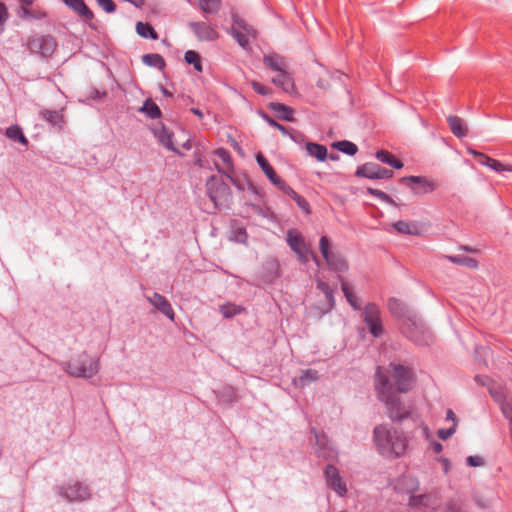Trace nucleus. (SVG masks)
I'll return each mask as SVG.
<instances>
[{
  "instance_id": "obj_1",
  "label": "nucleus",
  "mask_w": 512,
  "mask_h": 512,
  "mask_svg": "<svg viewBox=\"0 0 512 512\" xmlns=\"http://www.w3.org/2000/svg\"><path fill=\"white\" fill-rule=\"evenodd\" d=\"M380 376L387 379L398 394L411 391L416 383V375L411 366L390 362L388 367L378 366L375 373V387L380 383Z\"/></svg>"
},
{
  "instance_id": "obj_2",
  "label": "nucleus",
  "mask_w": 512,
  "mask_h": 512,
  "mask_svg": "<svg viewBox=\"0 0 512 512\" xmlns=\"http://www.w3.org/2000/svg\"><path fill=\"white\" fill-rule=\"evenodd\" d=\"M373 434L375 444L382 455L395 458L405 455L408 438L404 432L381 424L374 428Z\"/></svg>"
},
{
  "instance_id": "obj_3",
  "label": "nucleus",
  "mask_w": 512,
  "mask_h": 512,
  "mask_svg": "<svg viewBox=\"0 0 512 512\" xmlns=\"http://www.w3.org/2000/svg\"><path fill=\"white\" fill-rule=\"evenodd\" d=\"M376 391L378 399L385 404L387 415L391 421L400 423L408 418H412L415 422L418 420V418H414L410 409L401 401L399 394L393 391V387L386 378L380 376V383L376 386Z\"/></svg>"
},
{
  "instance_id": "obj_4",
  "label": "nucleus",
  "mask_w": 512,
  "mask_h": 512,
  "mask_svg": "<svg viewBox=\"0 0 512 512\" xmlns=\"http://www.w3.org/2000/svg\"><path fill=\"white\" fill-rule=\"evenodd\" d=\"M60 366L70 376L91 378L98 372V361L87 353H82L70 361L60 362Z\"/></svg>"
},
{
  "instance_id": "obj_5",
  "label": "nucleus",
  "mask_w": 512,
  "mask_h": 512,
  "mask_svg": "<svg viewBox=\"0 0 512 512\" xmlns=\"http://www.w3.org/2000/svg\"><path fill=\"white\" fill-rule=\"evenodd\" d=\"M207 194L217 209L228 208L232 202V192L222 178L211 176L206 182Z\"/></svg>"
},
{
  "instance_id": "obj_6",
  "label": "nucleus",
  "mask_w": 512,
  "mask_h": 512,
  "mask_svg": "<svg viewBox=\"0 0 512 512\" xmlns=\"http://www.w3.org/2000/svg\"><path fill=\"white\" fill-rule=\"evenodd\" d=\"M232 25L229 30L230 35L243 48L249 46L250 39H255L257 32L236 12H231Z\"/></svg>"
},
{
  "instance_id": "obj_7",
  "label": "nucleus",
  "mask_w": 512,
  "mask_h": 512,
  "mask_svg": "<svg viewBox=\"0 0 512 512\" xmlns=\"http://www.w3.org/2000/svg\"><path fill=\"white\" fill-rule=\"evenodd\" d=\"M58 494L68 502H82L90 499L91 489L89 485L79 480H70L57 487Z\"/></svg>"
},
{
  "instance_id": "obj_8",
  "label": "nucleus",
  "mask_w": 512,
  "mask_h": 512,
  "mask_svg": "<svg viewBox=\"0 0 512 512\" xmlns=\"http://www.w3.org/2000/svg\"><path fill=\"white\" fill-rule=\"evenodd\" d=\"M331 244L327 236H322L319 241V250L325 259L329 269L335 272H345L348 270V263L344 257L330 249Z\"/></svg>"
},
{
  "instance_id": "obj_9",
  "label": "nucleus",
  "mask_w": 512,
  "mask_h": 512,
  "mask_svg": "<svg viewBox=\"0 0 512 512\" xmlns=\"http://www.w3.org/2000/svg\"><path fill=\"white\" fill-rule=\"evenodd\" d=\"M402 333L417 345H427L431 340L430 332L420 320L408 318L402 325Z\"/></svg>"
},
{
  "instance_id": "obj_10",
  "label": "nucleus",
  "mask_w": 512,
  "mask_h": 512,
  "mask_svg": "<svg viewBox=\"0 0 512 512\" xmlns=\"http://www.w3.org/2000/svg\"><path fill=\"white\" fill-rule=\"evenodd\" d=\"M363 322L366 324L369 333L379 338L384 332L381 311L375 303H368L361 314Z\"/></svg>"
},
{
  "instance_id": "obj_11",
  "label": "nucleus",
  "mask_w": 512,
  "mask_h": 512,
  "mask_svg": "<svg viewBox=\"0 0 512 512\" xmlns=\"http://www.w3.org/2000/svg\"><path fill=\"white\" fill-rule=\"evenodd\" d=\"M57 47V42L50 35L32 36L27 41V48L33 54H38L42 58L50 57Z\"/></svg>"
},
{
  "instance_id": "obj_12",
  "label": "nucleus",
  "mask_w": 512,
  "mask_h": 512,
  "mask_svg": "<svg viewBox=\"0 0 512 512\" xmlns=\"http://www.w3.org/2000/svg\"><path fill=\"white\" fill-rule=\"evenodd\" d=\"M401 183H409L414 194L431 193L438 188V183L424 176H405L400 180Z\"/></svg>"
},
{
  "instance_id": "obj_13",
  "label": "nucleus",
  "mask_w": 512,
  "mask_h": 512,
  "mask_svg": "<svg viewBox=\"0 0 512 512\" xmlns=\"http://www.w3.org/2000/svg\"><path fill=\"white\" fill-rule=\"evenodd\" d=\"M393 171L384 168L376 163H365L357 168L356 176L368 179H389L393 176Z\"/></svg>"
},
{
  "instance_id": "obj_14",
  "label": "nucleus",
  "mask_w": 512,
  "mask_h": 512,
  "mask_svg": "<svg viewBox=\"0 0 512 512\" xmlns=\"http://www.w3.org/2000/svg\"><path fill=\"white\" fill-rule=\"evenodd\" d=\"M327 486L335 491L339 496H344L347 493V487L342 480L339 470L334 465H327L324 471Z\"/></svg>"
},
{
  "instance_id": "obj_15",
  "label": "nucleus",
  "mask_w": 512,
  "mask_h": 512,
  "mask_svg": "<svg viewBox=\"0 0 512 512\" xmlns=\"http://www.w3.org/2000/svg\"><path fill=\"white\" fill-rule=\"evenodd\" d=\"M189 28L200 41H215L219 38L216 28L206 22H190Z\"/></svg>"
},
{
  "instance_id": "obj_16",
  "label": "nucleus",
  "mask_w": 512,
  "mask_h": 512,
  "mask_svg": "<svg viewBox=\"0 0 512 512\" xmlns=\"http://www.w3.org/2000/svg\"><path fill=\"white\" fill-rule=\"evenodd\" d=\"M150 304L155 307L160 313L165 315L170 320H174L175 313L170 302L163 295L154 292L152 296L148 297Z\"/></svg>"
},
{
  "instance_id": "obj_17",
  "label": "nucleus",
  "mask_w": 512,
  "mask_h": 512,
  "mask_svg": "<svg viewBox=\"0 0 512 512\" xmlns=\"http://www.w3.org/2000/svg\"><path fill=\"white\" fill-rule=\"evenodd\" d=\"M152 131L161 145L168 150L178 152L172 141L173 133L170 132L162 123L157 124Z\"/></svg>"
},
{
  "instance_id": "obj_18",
  "label": "nucleus",
  "mask_w": 512,
  "mask_h": 512,
  "mask_svg": "<svg viewBox=\"0 0 512 512\" xmlns=\"http://www.w3.org/2000/svg\"><path fill=\"white\" fill-rule=\"evenodd\" d=\"M214 154L218 156L223 162V166L215 163V167L219 173L224 174L228 179L233 181L232 176L229 174L233 170V161L229 151L225 148H218L214 151Z\"/></svg>"
},
{
  "instance_id": "obj_19",
  "label": "nucleus",
  "mask_w": 512,
  "mask_h": 512,
  "mask_svg": "<svg viewBox=\"0 0 512 512\" xmlns=\"http://www.w3.org/2000/svg\"><path fill=\"white\" fill-rule=\"evenodd\" d=\"M409 506L435 509L438 506V499L433 494L414 495L409 498Z\"/></svg>"
},
{
  "instance_id": "obj_20",
  "label": "nucleus",
  "mask_w": 512,
  "mask_h": 512,
  "mask_svg": "<svg viewBox=\"0 0 512 512\" xmlns=\"http://www.w3.org/2000/svg\"><path fill=\"white\" fill-rule=\"evenodd\" d=\"M63 2L77 13L84 21L90 22L94 18L93 12L85 4L84 0H63Z\"/></svg>"
},
{
  "instance_id": "obj_21",
  "label": "nucleus",
  "mask_w": 512,
  "mask_h": 512,
  "mask_svg": "<svg viewBox=\"0 0 512 512\" xmlns=\"http://www.w3.org/2000/svg\"><path fill=\"white\" fill-rule=\"evenodd\" d=\"M268 108L277 113L279 119L284 121L293 122L295 118L293 117L294 110L282 103L279 102H270L268 104Z\"/></svg>"
},
{
  "instance_id": "obj_22",
  "label": "nucleus",
  "mask_w": 512,
  "mask_h": 512,
  "mask_svg": "<svg viewBox=\"0 0 512 512\" xmlns=\"http://www.w3.org/2000/svg\"><path fill=\"white\" fill-rule=\"evenodd\" d=\"M273 84L279 86L284 92L290 93L294 90V82L286 69L279 71V74L272 78Z\"/></svg>"
},
{
  "instance_id": "obj_23",
  "label": "nucleus",
  "mask_w": 512,
  "mask_h": 512,
  "mask_svg": "<svg viewBox=\"0 0 512 512\" xmlns=\"http://www.w3.org/2000/svg\"><path fill=\"white\" fill-rule=\"evenodd\" d=\"M287 243L294 252H301V249L307 247L302 234L296 229L287 232Z\"/></svg>"
},
{
  "instance_id": "obj_24",
  "label": "nucleus",
  "mask_w": 512,
  "mask_h": 512,
  "mask_svg": "<svg viewBox=\"0 0 512 512\" xmlns=\"http://www.w3.org/2000/svg\"><path fill=\"white\" fill-rule=\"evenodd\" d=\"M40 117L50 125L57 127L59 130L63 127L64 118L61 111L44 109L40 111Z\"/></svg>"
},
{
  "instance_id": "obj_25",
  "label": "nucleus",
  "mask_w": 512,
  "mask_h": 512,
  "mask_svg": "<svg viewBox=\"0 0 512 512\" xmlns=\"http://www.w3.org/2000/svg\"><path fill=\"white\" fill-rule=\"evenodd\" d=\"M256 160L258 165L261 167L262 171L267 176V178L271 181V183H273L276 186V183L281 181L282 178H280L277 175L274 168L270 165L268 160L261 153L257 154Z\"/></svg>"
},
{
  "instance_id": "obj_26",
  "label": "nucleus",
  "mask_w": 512,
  "mask_h": 512,
  "mask_svg": "<svg viewBox=\"0 0 512 512\" xmlns=\"http://www.w3.org/2000/svg\"><path fill=\"white\" fill-rule=\"evenodd\" d=\"M338 279L341 282V289H342V291L344 293V296H345L347 302L350 304V306L354 310H360L361 309V305H360V302H359V298L354 293V291L351 288V286L347 282L344 281L342 276H338Z\"/></svg>"
},
{
  "instance_id": "obj_27",
  "label": "nucleus",
  "mask_w": 512,
  "mask_h": 512,
  "mask_svg": "<svg viewBox=\"0 0 512 512\" xmlns=\"http://www.w3.org/2000/svg\"><path fill=\"white\" fill-rule=\"evenodd\" d=\"M447 121L452 133L456 137L463 138L467 135L468 129L463 119L458 116L451 115L447 118Z\"/></svg>"
},
{
  "instance_id": "obj_28",
  "label": "nucleus",
  "mask_w": 512,
  "mask_h": 512,
  "mask_svg": "<svg viewBox=\"0 0 512 512\" xmlns=\"http://www.w3.org/2000/svg\"><path fill=\"white\" fill-rule=\"evenodd\" d=\"M394 229L400 234L419 235L420 228L416 222L397 221L393 224Z\"/></svg>"
},
{
  "instance_id": "obj_29",
  "label": "nucleus",
  "mask_w": 512,
  "mask_h": 512,
  "mask_svg": "<svg viewBox=\"0 0 512 512\" xmlns=\"http://www.w3.org/2000/svg\"><path fill=\"white\" fill-rule=\"evenodd\" d=\"M264 64L273 71H282L286 69V62L283 57L277 54L265 55L263 58Z\"/></svg>"
},
{
  "instance_id": "obj_30",
  "label": "nucleus",
  "mask_w": 512,
  "mask_h": 512,
  "mask_svg": "<svg viewBox=\"0 0 512 512\" xmlns=\"http://www.w3.org/2000/svg\"><path fill=\"white\" fill-rule=\"evenodd\" d=\"M318 379V372L313 369H306L301 371V374L293 379V382L298 387H304L309 383Z\"/></svg>"
},
{
  "instance_id": "obj_31",
  "label": "nucleus",
  "mask_w": 512,
  "mask_h": 512,
  "mask_svg": "<svg viewBox=\"0 0 512 512\" xmlns=\"http://www.w3.org/2000/svg\"><path fill=\"white\" fill-rule=\"evenodd\" d=\"M309 155L315 157L318 161H324L328 157L326 146L318 143L309 142L306 144Z\"/></svg>"
},
{
  "instance_id": "obj_32",
  "label": "nucleus",
  "mask_w": 512,
  "mask_h": 512,
  "mask_svg": "<svg viewBox=\"0 0 512 512\" xmlns=\"http://www.w3.org/2000/svg\"><path fill=\"white\" fill-rule=\"evenodd\" d=\"M142 62L150 67H155L159 70H163L166 66L164 58L157 53L144 54L142 56Z\"/></svg>"
},
{
  "instance_id": "obj_33",
  "label": "nucleus",
  "mask_w": 512,
  "mask_h": 512,
  "mask_svg": "<svg viewBox=\"0 0 512 512\" xmlns=\"http://www.w3.org/2000/svg\"><path fill=\"white\" fill-rule=\"evenodd\" d=\"M139 111L145 113L151 119L160 118L162 114L159 106L152 99H146Z\"/></svg>"
},
{
  "instance_id": "obj_34",
  "label": "nucleus",
  "mask_w": 512,
  "mask_h": 512,
  "mask_svg": "<svg viewBox=\"0 0 512 512\" xmlns=\"http://www.w3.org/2000/svg\"><path fill=\"white\" fill-rule=\"evenodd\" d=\"M446 259L450 262L458 265H462L471 269H476L478 267V261L475 258L463 256V255H455V256H446Z\"/></svg>"
},
{
  "instance_id": "obj_35",
  "label": "nucleus",
  "mask_w": 512,
  "mask_h": 512,
  "mask_svg": "<svg viewBox=\"0 0 512 512\" xmlns=\"http://www.w3.org/2000/svg\"><path fill=\"white\" fill-rule=\"evenodd\" d=\"M136 31L143 38L158 39V33L149 23L138 22L136 24Z\"/></svg>"
},
{
  "instance_id": "obj_36",
  "label": "nucleus",
  "mask_w": 512,
  "mask_h": 512,
  "mask_svg": "<svg viewBox=\"0 0 512 512\" xmlns=\"http://www.w3.org/2000/svg\"><path fill=\"white\" fill-rule=\"evenodd\" d=\"M316 287L321 292H323V294L325 295V298H326V301L328 304V310H332L335 306L333 290L330 288V286L326 282H324L322 280L317 281Z\"/></svg>"
},
{
  "instance_id": "obj_37",
  "label": "nucleus",
  "mask_w": 512,
  "mask_h": 512,
  "mask_svg": "<svg viewBox=\"0 0 512 512\" xmlns=\"http://www.w3.org/2000/svg\"><path fill=\"white\" fill-rule=\"evenodd\" d=\"M5 135L9 139H11L13 141H18L24 145H27V143H28V140L24 136L22 129L17 125H12V126L8 127L6 129Z\"/></svg>"
},
{
  "instance_id": "obj_38",
  "label": "nucleus",
  "mask_w": 512,
  "mask_h": 512,
  "mask_svg": "<svg viewBox=\"0 0 512 512\" xmlns=\"http://www.w3.org/2000/svg\"><path fill=\"white\" fill-rule=\"evenodd\" d=\"M388 308L392 315L402 318L406 314V306L398 299L391 298L388 302Z\"/></svg>"
},
{
  "instance_id": "obj_39",
  "label": "nucleus",
  "mask_w": 512,
  "mask_h": 512,
  "mask_svg": "<svg viewBox=\"0 0 512 512\" xmlns=\"http://www.w3.org/2000/svg\"><path fill=\"white\" fill-rule=\"evenodd\" d=\"M333 147L336 148L337 150L341 151L342 153H345L350 156L355 155L358 151L357 145L348 140H342V141L335 142L333 144Z\"/></svg>"
},
{
  "instance_id": "obj_40",
  "label": "nucleus",
  "mask_w": 512,
  "mask_h": 512,
  "mask_svg": "<svg viewBox=\"0 0 512 512\" xmlns=\"http://www.w3.org/2000/svg\"><path fill=\"white\" fill-rule=\"evenodd\" d=\"M201 10L206 14H216L221 6V0H199Z\"/></svg>"
},
{
  "instance_id": "obj_41",
  "label": "nucleus",
  "mask_w": 512,
  "mask_h": 512,
  "mask_svg": "<svg viewBox=\"0 0 512 512\" xmlns=\"http://www.w3.org/2000/svg\"><path fill=\"white\" fill-rule=\"evenodd\" d=\"M184 59L188 64L193 65L196 71L202 72L203 67L201 63V57L198 52L194 50H188L184 55Z\"/></svg>"
},
{
  "instance_id": "obj_42",
  "label": "nucleus",
  "mask_w": 512,
  "mask_h": 512,
  "mask_svg": "<svg viewBox=\"0 0 512 512\" xmlns=\"http://www.w3.org/2000/svg\"><path fill=\"white\" fill-rule=\"evenodd\" d=\"M315 454L317 457L323 458L326 461H334L338 457V452L331 445L323 449H315Z\"/></svg>"
},
{
  "instance_id": "obj_43",
  "label": "nucleus",
  "mask_w": 512,
  "mask_h": 512,
  "mask_svg": "<svg viewBox=\"0 0 512 512\" xmlns=\"http://www.w3.org/2000/svg\"><path fill=\"white\" fill-rule=\"evenodd\" d=\"M218 398L222 402L233 403V402H235L237 400L236 390L233 387H231V386L224 387L219 392Z\"/></svg>"
},
{
  "instance_id": "obj_44",
  "label": "nucleus",
  "mask_w": 512,
  "mask_h": 512,
  "mask_svg": "<svg viewBox=\"0 0 512 512\" xmlns=\"http://www.w3.org/2000/svg\"><path fill=\"white\" fill-rule=\"evenodd\" d=\"M312 432L315 437V449H323L324 447L330 446L328 437L325 433L319 432L316 429H312Z\"/></svg>"
},
{
  "instance_id": "obj_45",
  "label": "nucleus",
  "mask_w": 512,
  "mask_h": 512,
  "mask_svg": "<svg viewBox=\"0 0 512 512\" xmlns=\"http://www.w3.org/2000/svg\"><path fill=\"white\" fill-rule=\"evenodd\" d=\"M243 309L235 304H227L221 307V312L226 318H231L239 314Z\"/></svg>"
},
{
  "instance_id": "obj_46",
  "label": "nucleus",
  "mask_w": 512,
  "mask_h": 512,
  "mask_svg": "<svg viewBox=\"0 0 512 512\" xmlns=\"http://www.w3.org/2000/svg\"><path fill=\"white\" fill-rule=\"evenodd\" d=\"M276 187L293 200H296V198L299 196V194L292 187H290L283 179L276 183Z\"/></svg>"
},
{
  "instance_id": "obj_47",
  "label": "nucleus",
  "mask_w": 512,
  "mask_h": 512,
  "mask_svg": "<svg viewBox=\"0 0 512 512\" xmlns=\"http://www.w3.org/2000/svg\"><path fill=\"white\" fill-rule=\"evenodd\" d=\"M262 118L272 127L279 130L283 135H289V129L285 127L284 125L278 123L276 120H274L271 116H269L266 113H262Z\"/></svg>"
},
{
  "instance_id": "obj_48",
  "label": "nucleus",
  "mask_w": 512,
  "mask_h": 512,
  "mask_svg": "<svg viewBox=\"0 0 512 512\" xmlns=\"http://www.w3.org/2000/svg\"><path fill=\"white\" fill-rule=\"evenodd\" d=\"M251 86H252L253 90L259 95L267 96L272 93V89L270 87L265 86L258 81H255V80L251 81Z\"/></svg>"
},
{
  "instance_id": "obj_49",
  "label": "nucleus",
  "mask_w": 512,
  "mask_h": 512,
  "mask_svg": "<svg viewBox=\"0 0 512 512\" xmlns=\"http://www.w3.org/2000/svg\"><path fill=\"white\" fill-rule=\"evenodd\" d=\"M295 253L298 255L299 260L303 263H307L310 257H313L314 261L318 264L317 256L314 255V253L309 249L308 246L306 248L301 249V252Z\"/></svg>"
},
{
  "instance_id": "obj_50",
  "label": "nucleus",
  "mask_w": 512,
  "mask_h": 512,
  "mask_svg": "<svg viewBox=\"0 0 512 512\" xmlns=\"http://www.w3.org/2000/svg\"><path fill=\"white\" fill-rule=\"evenodd\" d=\"M368 193L370 195L375 196L376 198H378V199H380L382 201L387 202V203H394L392 198L388 194H386L385 192H383L381 190L373 189V188H368Z\"/></svg>"
},
{
  "instance_id": "obj_51",
  "label": "nucleus",
  "mask_w": 512,
  "mask_h": 512,
  "mask_svg": "<svg viewBox=\"0 0 512 512\" xmlns=\"http://www.w3.org/2000/svg\"><path fill=\"white\" fill-rule=\"evenodd\" d=\"M376 158L382 163L390 165L394 155L387 150H380L376 153Z\"/></svg>"
},
{
  "instance_id": "obj_52",
  "label": "nucleus",
  "mask_w": 512,
  "mask_h": 512,
  "mask_svg": "<svg viewBox=\"0 0 512 512\" xmlns=\"http://www.w3.org/2000/svg\"><path fill=\"white\" fill-rule=\"evenodd\" d=\"M297 204V206L306 214H311V207L309 202L301 195H299L296 200H294Z\"/></svg>"
},
{
  "instance_id": "obj_53",
  "label": "nucleus",
  "mask_w": 512,
  "mask_h": 512,
  "mask_svg": "<svg viewBox=\"0 0 512 512\" xmlns=\"http://www.w3.org/2000/svg\"><path fill=\"white\" fill-rule=\"evenodd\" d=\"M96 2L107 13H112L116 10V5L112 0H96Z\"/></svg>"
},
{
  "instance_id": "obj_54",
  "label": "nucleus",
  "mask_w": 512,
  "mask_h": 512,
  "mask_svg": "<svg viewBox=\"0 0 512 512\" xmlns=\"http://www.w3.org/2000/svg\"><path fill=\"white\" fill-rule=\"evenodd\" d=\"M456 432V423L452 425V427L448 429H439L437 434L438 437L442 440H447Z\"/></svg>"
},
{
  "instance_id": "obj_55",
  "label": "nucleus",
  "mask_w": 512,
  "mask_h": 512,
  "mask_svg": "<svg viewBox=\"0 0 512 512\" xmlns=\"http://www.w3.org/2000/svg\"><path fill=\"white\" fill-rule=\"evenodd\" d=\"M468 153H469L470 155H473V156H474V158H475V159H476V160H477L481 165H484V166H485V163L487 162V160H488V158H489V156H488V155H486V154H484V153H482V152H479V151H477V150H475V149H471V148H469V149H468Z\"/></svg>"
},
{
  "instance_id": "obj_56",
  "label": "nucleus",
  "mask_w": 512,
  "mask_h": 512,
  "mask_svg": "<svg viewBox=\"0 0 512 512\" xmlns=\"http://www.w3.org/2000/svg\"><path fill=\"white\" fill-rule=\"evenodd\" d=\"M466 463L471 467H480L484 465V459L480 456H468Z\"/></svg>"
},
{
  "instance_id": "obj_57",
  "label": "nucleus",
  "mask_w": 512,
  "mask_h": 512,
  "mask_svg": "<svg viewBox=\"0 0 512 512\" xmlns=\"http://www.w3.org/2000/svg\"><path fill=\"white\" fill-rule=\"evenodd\" d=\"M496 172L509 171L512 172V165H504L500 161L496 160V164L491 167Z\"/></svg>"
},
{
  "instance_id": "obj_58",
  "label": "nucleus",
  "mask_w": 512,
  "mask_h": 512,
  "mask_svg": "<svg viewBox=\"0 0 512 512\" xmlns=\"http://www.w3.org/2000/svg\"><path fill=\"white\" fill-rule=\"evenodd\" d=\"M501 411H502L503 415L505 416V418L509 419L510 421L512 420V405L511 404L503 403L501 405Z\"/></svg>"
},
{
  "instance_id": "obj_59",
  "label": "nucleus",
  "mask_w": 512,
  "mask_h": 512,
  "mask_svg": "<svg viewBox=\"0 0 512 512\" xmlns=\"http://www.w3.org/2000/svg\"><path fill=\"white\" fill-rule=\"evenodd\" d=\"M9 17L7 8L4 3L0 2V25H4Z\"/></svg>"
},
{
  "instance_id": "obj_60",
  "label": "nucleus",
  "mask_w": 512,
  "mask_h": 512,
  "mask_svg": "<svg viewBox=\"0 0 512 512\" xmlns=\"http://www.w3.org/2000/svg\"><path fill=\"white\" fill-rule=\"evenodd\" d=\"M446 420H451L453 421V424L456 423L457 424V417L455 415V413L453 412L452 409H448L447 412H446Z\"/></svg>"
},
{
  "instance_id": "obj_61",
  "label": "nucleus",
  "mask_w": 512,
  "mask_h": 512,
  "mask_svg": "<svg viewBox=\"0 0 512 512\" xmlns=\"http://www.w3.org/2000/svg\"><path fill=\"white\" fill-rule=\"evenodd\" d=\"M391 167L395 168V169H400L403 167V163L401 160L397 159V158H393L391 164H390Z\"/></svg>"
},
{
  "instance_id": "obj_62",
  "label": "nucleus",
  "mask_w": 512,
  "mask_h": 512,
  "mask_svg": "<svg viewBox=\"0 0 512 512\" xmlns=\"http://www.w3.org/2000/svg\"><path fill=\"white\" fill-rule=\"evenodd\" d=\"M474 380L479 384V385H482V386H485L486 385V381L488 380L487 377H484V376H481V375H476Z\"/></svg>"
},
{
  "instance_id": "obj_63",
  "label": "nucleus",
  "mask_w": 512,
  "mask_h": 512,
  "mask_svg": "<svg viewBox=\"0 0 512 512\" xmlns=\"http://www.w3.org/2000/svg\"><path fill=\"white\" fill-rule=\"evenodd\" d=\"M432 448H433L434 453H436V454L441 453L443 450V446L439 442H434L432 445Z\"/></svg>"
},
{
  "instance_id": "obj_64",
  "label": "nucleus",
  "mask_w": 512,
  "mask_h": 512,
  "mask_svg": "<svg viewBox=\"0 0 512 512\" xmlns=\"http://www.w3.org/2000/svg\"><path fill=\"white\" fill-rule=\"evenodd\" d=\"M190 112L196 115L200 120L204 117L203 112L199 108L192 107Z\"/></svg>"
}]
</instances>
